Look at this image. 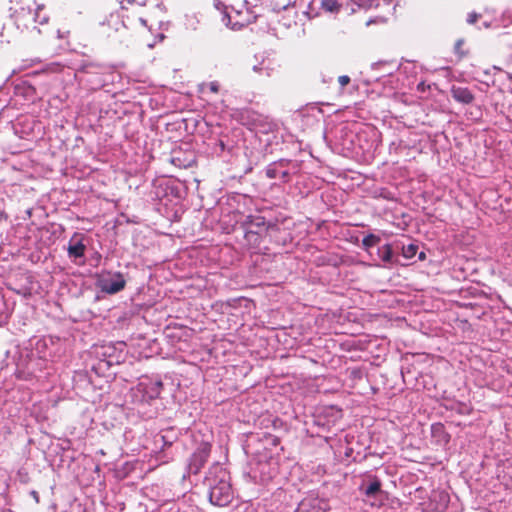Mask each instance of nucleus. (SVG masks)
Returning <instances> with one entry per match:
<instances>
[{
    "mask_svg": "<svg viewBox=\"0 0 512 512\" xmlns=\"http://www.w3.org/2000/svg\"><path fill=\"white\" fill-rule=\"evenodd\" d=\"M42 8H43V6H42V5H39V6L37 7V10H36V12L34 13V17H33L34 22H37V23H39V24H41V25L46 24V23L48 22V19H49V18H48V16H46V15H44V16H40V14H39V10H41Z\"/></svg>",
    "mask_w": 512,
    "mask_h": 512,
    "instance_id": "2f4dec72",
    "label": "nucleus"
},
{
    "mask_svg": "<svg viewBox=\"0 0 512 512\" xmlns=\"http://www.w3.org/2000/svg\"><path fill=\"white\" fill-rule=\"evenodd\" d=\"M57 36H58V38H64L65 37L64 33L61 32V30L57 31Z\"/></svg>",
    "mask_w": 512,
    "mask_h": 512,
    "instance_id": "58836bf2",
    "label": "nucleus"
},
{
    "mask_svg": "<svg viewBox=\"0 0 512 512\" xmlns=\"http://www.w3.org/2000/svg\"><path fill=\"white\" fill-rule=\"evenodd\" d=\"M171 162L179 168H189L195 163V155L193 152L182 153L180 151H174Z\"/></svg>",
    "mask_w": 512,
    "mask_h": 512,
    "instance_id": "6ab92c4d",
    "label": "nucleus"
},
{
    "mask_svg": "<svg viewBox=\"0 0 512 512\" xmlns=\"http://www.w3.org/2000/svg\"><path fill=\"white\" fill-rule=\"evenodd\" d=\"M51 339L46 338H38L35 339L34 343L31 342L32 348H29V350H33L34 353L37 355H41L45 357V359H48V356L51 355V353L48 351L49 343H51Z\"/></svg>",
    "mask_w": 512,
    "mask_h": 512,
    "instance_id": "4be33fe9",
    "label": "nucleus"
},
{
    "mask_svg": "<svg viewBox=\"0 0 512 512\" xmlns=\"http://www.w3.org/2000/svg\"><path fill=\"white\" fill-rule=\"evenodd\" d=\"M451 94L455 101L462 104H470L474 100L473 93L467 87L453 86Z\"/></svg>",
    "mask_w": 512,
    "mask_h": 512,
    "instance_id": "aec40b11",
    "label": "nucleus"
},
{
    "mask_svg": "<svg viewBox=\"0 0 512 512\" xmlns=\"http://www.w3.org/2000/svg\"><path fill=\"white\" fill-rule=\"evenodd\" d=\"M209 490V500L215 506H227L233 499L229 472L219 463L213 464L204 479Z\"/></svg>",
    "mask_w": 512,
    "mask_h": 512,
    "instance_id": "7ed1b4c3",
    "label": "nucleus"
},
{
    "mask_svg": "<svg viewBox=\"0 0 512 512\" xmlns=\"http://www.w3.org/2000/svg\"><path fill=\"white\" fill-rule=\"evenodd\" d=\"M141 22H142L143 25H146V20L141 19Z\"/></svg>",
    "mask_w": 512,
    "mask_h": 512,
    "instance_id": "c03bdc74",
    "label": "nucleus"
},
{
    "mask_svg": "<svg viewBox=\"0 0 512 512\" xmlns=\"http://www.w3.org/2000/svg\"><path fill=\"white\" fill-rule=\"evenodd\" d=\"M340 133V145L343 149L352 151L355 149L354 140L356 137V134L349 130L346 126L339 129Z\"/></svg>",
    "mask_w": 512,
    "mask_h": 512,
    "instance_id": "412c9836",
    "label": "nucleus"
},
{
    "mask_svg": "<svg viewBox=\"0 0 512 512\" xmlns=\"http://www.w3.org/2000/svg\"><path fill=\"white\" fill-rule=\"evenodd\" d=\"M75 76L90 90H99L112 83L115 78L110 66L91 61H83L76 70Z\"/></svg>",
    "mask_w": 512,
    "mask_h": 512,
    "instance_id": "20e7f679",
    "label": "nucleus"
},
{
    "mask_svg": "<svg viewBox=\"0 0 512 512\" xmlns=\"http://www.w3.org/2000/svg\"><path fill=\"white\" fill-rule=\"evenodd\" d=\"M274 227V224L267 222L261 215H248L241 222L239 229L242 231L246 243L256 248L260 245L269 229Z\"/></svg>",
    "mask_w": 512,
    "mask_h": 512,
    "instance_id": "423d86ee",
    "label": "nucleus"
},
{
    "mask_svg": "<svg viewBox=\"0 0 512 512\" xmlns=\"http://www.w3.org/2000/svg\"><path fill=\"white\" fill-rule=\"evenodd\" d=\"M432 442L440 447H445L450 442L451 436L446 431L444 424L437 422L431 425Z\"/></svg>",
    "mask_w": 512,
    "mask_h": 512,
    "instance_id": "f3484780",
    "label": "nucleus"
},
{
    "mask_svg": "<svg viewBox=\"0 0 512 512\" xmlns=\"http://www.w3.org/2000/svg\"><path fill=\"white\" fill-rule=\"evenodd\" d=\"M15 377L27 383L29 388H38L45 384L52 375L48 359L37 355L29 347L17 348L13 354Z\"/></svg>",
    "mask_w": 512,
    "mask_h": 512,
    "instance_id": "f257e3e1",
    "label": "nucleus"
},
{
    "mask_svg": "<svg viewBox=\"0 0 512 512\" xmlns=\"http://www.w3.org/2000/svg\"><path fill=\"white\" fill-rule=\"evenodd\" d=\"M424 258H425V253L424 252H420L419 259L423 260Z\"/></svg>",
    "mask_w": 512,
    "mask_h": 512,
    "instance_id": "ea45409f",
    "label": "nucleus"
},
{
    "mask_svg": "<svg viewBox=\"0 0 512 512\" xmlns=\"http://www.w3.org/2000/svg\"><path fill=\"white\" fill-rule=\"evenodd\" d=\"M321 8L325 12L337 13L341 4L337 0H311L308 3V10L305 11L309 18L318 15V9Z\"/></svg>",
    "mask_w": 512,
    "mask_h": 512,
    "instance_id": "2eb2a0df",
    "label": "nucleus"
},
{
    "mask_svg": "<svg viewBox=\"0 0 512 512\" xmlns=\"http://www.w3.org/2000/svg\"><path fill=\"white\" fill-rule=\"evenodd\" d=\"M8 317H9V315H8V312L6 309L5 302L0 297V326L7 322Z\"/></svg>",
    "mask_w": 512,
    "mask_h": 512,
    "instance_id": "7c9ffc66",
    "label": "nucleus"
},
{
    "mask_svg": "<svg viewBox=\"0 0 512 512\" xmlns=\"http://www.w3.org/2000/svg\"><path fill=\"white\" fill-rule=\"evenodd\" d=\"M217 146H219L220 150L221 151H224L225 149V144L222 140H219L218 143H217Z\"/></svg>",
    "mask_w": 512,
    "mask_h": 512,
    "instance_id": "e433bc0d",
    "label": "nucleus"
},
{
    "mask_svg": "<svg viewBox=\"0 0 512 512\" xmlns=\"http://www.w3.org/2000/svg\"><path fill=\"white\" fill-rule=\"evenodd\" d=\"M249 476L255 483L266 484L278 473V460L271 452L262 455H252Z\"/></svg>",
    "mask_w": 512,
    "mask_h": 512,
    "instance_id": "39448f33",
    "label": "nucleus"
},
{
    "mask_svg": "<svg viewBox=\"0 0 512 512\" xmlns=\"http://www.w3.org/2000/svg\"><path fill=\"white\" fill-rule=\"evenodd\" d=\"M86 251L85 236L75 232L68 242L67 252L74 263H84Z\"/></svg>",
    "mask_w": 512,
    "mask_h": 512,
    "instance_id": "4468645a",
    "label": "nucleus"
},
{
    "mask_svg": "<svg viewBox=\"0 0 512 512\" xmlns=\"http://www.w3.org/2000/svg\"><path fill=\"white\" fill-rule=\"evenodd\" d=\"M104 349V352H103V356H108L109 358L107 360H105V363L107 366H111L113 364V360L111 359V355L109 354V350L112 349V347L108 346V347H103Z\"/></svg>",
    "mask_w": 512,
    "mask_h": 512,
    "instance_id": "72a5a7b5",
    "label": "nucleus"
},
{
    "mask_svg": "<svg viewBox=\"0 0 512 512\" xmlns=\"http://www.w3.org/2000/svg\"><path fill=\"white\" fill-rule=\"evenodd\" d=\"M338 82L341 87H345L346 85H348L350 83V77L347 75H342L338 78Z\"/></svg>",
    "mask_w": 512,
    "mask_h": 512,
    "instance_id": "f704fd0d",
    "label": "nucleus"
},
{
    "mask_svg": "<svg viewBox=\"0 0 512 512\" xmlns=\"http://www.w3.org/2000/svg\"><path fill=\"white\" fill-rule=\"evenodd\" d=\"M376 259L382 262L381 266L391 267L399 263L398 256L394 253L392 245L386 243L376 249ZM380 266V264H378Z\"/></svg>",
    "mask_w": 512,
    "mask_h": 512,
    "instance_id": "dca6fc26",
    "label": "nucleus"
},
{
    "mask_svg": "<svg viewBox=\"0 0 512 512\" xmlns=\"http://www.w3.org/2000/svg\"><path fill=\"white\" fill-rule=\"evenodd\" d=\"M364 501L373 508H380L388 499V493L382 489V482L376 475H367L359 486Z\"/></svg>",
    "mask_w": 512,
    "mask_h": 512,
    "instance_id": "6e6552de",
    "label": "nucleus"
},
{
    "mask_svg": "<svg viewBox=\"0 0 512 512\" xmlns=\"http://www.w3.org/2000/svg\"><path fill=\"white\" fill-rule=\"evenodd\" d=\"M381 238L378 235L370 233L366 235L362 240V248L372 255V250L379 244Z\"/></svg>",
    "mask_w": 512,
    "mask_h": 512,
    "instance_id": "b1692460",
    "label": "nucleus"
},
{
    "mask_svg": "<svg viewBox=\"0 0 512 512\" xmlns=\"http://www.w3.org/2000/svg\"><path fill=\"white\" fill-rule=\"evenodd\" d=\"M422 88H424L423 83L418 84V89H422Z\"/></svg>",
    "mask_w": 512,
    "mask_h": 512,
    "instance_id": "79ce46f5",
    "label": "nucleus"
},
{
    "mask_svg": "<svg viewBox=\"0 0 512 512\" xmlns=\"http://www.w3.org/2000/svg\"><path fill=\"white\" fill-rule=\"evenodd\" d=\"M481 17V14L479 13H476V12H471L468 14L467 16V23L468 24H474L477 22V20Z\"/></svg>",
    "mask_w": 512,
    "mask_h": 512,
    "instance_id": "473e14b6",
    "label": "nucleus"
},
{
    "mask_svg": "<svg viewBox=\"0 0 512 512\" xmlns=\"http://www.w3.org/2000/svg\"><path fill=\"white\" fill-rule=\"evenodd\" d=\"M279 444V438L273 434L267 432L252 433L248 436L245 451L251 455H262L265 452L269 454L271 452L274 456V450L277 449Z\"/></svg>",
    "mask_w": 512,
    "mask_h": 512,
    "instance_id": "1a4fd4ad",
    "label": "nucleus"
},
{
    "mask_svg": "<svg viewBox=\"0 0 512 512\" xmlns=\"http://www.w3.org/2000/svg\"><path fill=\"white\" fill-rule=\"evenodd\" d=\"M301 169V164L297 160L280 158L269 163L264 168L266 178L274 180L275 184L284 185L292 181L293 176L297 175Z\"/></svg>",
    "mask_w": 512,
    "mask_h": 512,
    "instance_id": "0eeeda50",
    "label": "nucleus"
},
{
    "mask_svg": "<svg viewBox=\"0 0 512 512\" xmlns=\"http://www.w3.org/2000/svg\"><path fill=\"white\" fill-rule=\"evenodd\" d=\"M96 286L106 294H116L126 286V279L121 272L103 270L97 275Z\"/></svg>",
    "mask_w": 512,
    "mask_h": 512,
    "instance_id": "9d476101",
    "label": "nucleus"
},
{
    "mask_svg": "<svg viewBox=\"0 0 512 512\" xmlns=\"http://www.w3.org/2000/svg\"><path fill=\"white\" fill-rule=\"evenodd\" d=\"M212 445L208 441H202L190 456L187 463L188 474H198L207 462Z\"/></svg>",
    "mask_w": 512,
    "mask_h": 512,
    "instance_id": "f8f14e48",
    "label": "nucleus"
},
{
    "mask_svg": "<svg viewBox=\"0 0 512 512\" xmlns=\"http://www.w3.org/2000/svg\"><path fill=\"white\" fill-rule=\"evenodd\" d=\"M252 70L255 73L270 76L273 68L270 67V63L262 57V60L252 66Z\"/></svg>",
    "mask_w": 512,
    "mask_h": 512,
    "instance_id": "393cba45",
    "label": "nucleus"
},
{
    "mask_svg": "<svg viewBox=\"0 0 512 512\" xmlns=\"http://www.w3.org/2000/svg\"><path fill=\"white\" fill-rule=\"evenodd\" d=\"M445 408L459 415H469L472 411V408L469 404L460 401H452L445 405Z\"/></svg>",
    "mask_w": 512,
    "mask_h": 512,
    "instance_id": "5701e85b",
    "label": "nucleus"
},
{
    "mask_svg": "<svg viewBox=\"0 0 512 512\" xmlns=\"http://www.w3.org/2000/svg\"><path fill=\"white\" fill-rule=\"evenodd\" d=\"M41 130V123L28 117L19 119L14 125L15 134L26 140H34L41 133Z\"/></svg>",
    "mask_w": 512,
    "mask_h": 512,
    "instance_id": "ddd939ff",
    "label": "nucleus"
},
{
    "mask_svg": "<svg viewBox=\"0 0 512 512\" xmlns=\"http://www.w3.org/2000/svg\"><path fill=\"white\" fill-rule=\"evenodd\" d=\"M276 127V124L272 122H265V123H259L255 124V131L256 133H264L268 134L274 130Z\"/></svg>",
    "mask_w": 512,
    "mask_h": 512,
    "instance_id": "cd10ccee",
    "label": "nucleus"
},
{
    "mask_svg": "<svg viewBox=\"0 0 512 512\" xmlns=\"http://www.w3.org/2000/svg\"><path fill=\"white\" fill-rule=\"evenodd\" d=\"M61 71V65L59 63H50L47 64L44 68H42L40 71H36L35 74H54Z\"/></svg>",
    "mask_w": 512,
    "mask_h": 512,
    "instance_id": "c85d7f7f",
    "label": "nucleus"
},
{
    "mask_svg": "<svg viewBox=\"0 0 512 512\" xmlns=\"http://www.w3.org/2000/svg\"><path fill=\"white\" fill-rule=\"evenodd\" d=\"M422 88H424L423 83L418 84V89H422Z\"/></svg>",
    "mask_w": 512,
    "mask_h": 512,
    "instance_id": "a19ab883",
    "label": "nucleus"
},
{
    "mask_svg": "<svg viewBox=\"0 0 512 512\" xmlns=\"http://www.w3.org/2000/svg\"><path fill=\"white\" fill-rule=\"evenodd\" d=\"M507 76H508L509 80L512 81V73H508Z\"/></svg>",
    "mask_w": 512,
    "mask_h": 512,
    "instance_id": "37998d69",
    "label": "nucleus"
},
{
    "mask_svg": "<svg viewBox=\"0 0 512 512\" xmlns=\"http://www.w3.org/2000/svg\"><path fill=\"white\" fill-rule=\"evenodd\" d=\"M31 495L33 496V498L36 500V502H39V496H38V493L36 491H32L31 492Z\"/></svg>",
    "mask_w": 512,
    "mask_h": 512,
    "instance_id": "4c0bfd02",
    "label": "nucleus"
},
{
    "mask_svg": "<svg viewBox=\"0 0 512 512\" xmlns=\"http://www.w3.org/2000/svg\"><path fill=\"white\" fill-rule=\"evenodd\" d=\"M208 87L209 90L213 93H217L219 91V84L216 81L210 82Z\"/></svg>",
    "mask_w": 512,
    "mask_h": 512,
    "instance_id": "c9c22d12",
    "label": "nucleus"
},
{
    "mask_svg": "<svg viewBox=\"0 0 512 512\" xmlns=\"http://www.w3.org/2000/svg\"><path fill=\"white\" fill-rule=\"evenodd\" d=\"M163 387L164 384L158 377H141L137 385L130 389V402L142 417L151 419L157 416L156 403Z\"/></svg>",
    "mask_w": 512,
    "mask_h": 512,
    "instance_id": "f03ea898",
    "label": "nucleus"
},
{
    "mask_svg": "<svg viewBox=\"0 0 512 512\" xmlns=\"http://www.w3.org/2000/svg\"><path fill=\"white\" fill-rule=\"evenodd\" d=\"M155 443L157 445L161 444V448L164 449V448L170 447L172 445V440L169 439L167 435L160 434V435L156 436Z\"/></svg>",
    "mask_w": 512,
    "mask_h": 512,
    "instance_id": "c756f323",
    "label": "nucleus"
},
{
    "mask_svg": "<svg viewBox=\"0 0 512 512\" xmlns=\"http://www.w3.org/2000/svg\"><path fill=\"white\" fill-rule=\"evenodd\" d=\"M330 501L316 491L307 492L298 502L293 512H328Z\"/></svg>",
    "mask_w": 512,
    "mask_h": 512,
    "instance_id": "9b49d317",
    "label": "nucleus"
},
{
    "mask_svg": "<svg viewBox=\"0 0 512 512\" xmlns=\"http://www.w3.org/2000/svg\"><path fill=\"white\" fill-rule=\"evenodd\" d=\"M418 245L410 243L402 246V255L406 259H412L418 252Z\"/></svg>",
    "mask_w": 512,
    "mask_h": 512,
    "instance_id": "bb28decb",
    "label": "nucleus"
},
{
    "mask_svg": "<svg viewBox=\"0 0 512 512\" xmlns=\"http://www.w3.org/2000/svg\"><path fill=\"white\" fill-rule=\"evenodd\" d=\"M214 6L221 13V21L226 27L233 31H239L244 27V23L232 21V17L228 13V7L221 0H214Z\"/></svg>",
    "mask_w": 512,
    "mask_h": 512,
    "instance_id": "a211bd4d",
    "label": "nucleus"
},
{
    "mask_svg": "<svg viewBox=\"0 0 512 512\" xmlns=\"http://www.w3.org/2000/svg\"><path fill=\"white\" fill-rule=\"evenodd\" d=\"M381 5H384L387 7V12L389 14H393L396 9V5L392 3V0H372L369 3L368 7H372V6L380 7Z\"/></svg>",
    "mask_w": 512,
    "mask_h": 512,
    "instance_id": "a878e982",
    "label": "nucleus"
}]
</instances>
